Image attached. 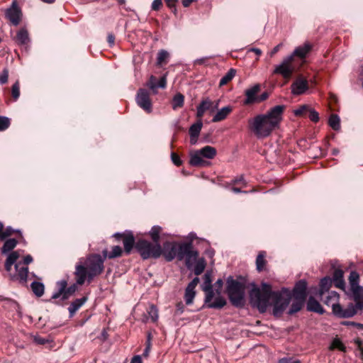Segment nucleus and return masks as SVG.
<instances>
[{"label":"nucleus","instance_id":"f03ea898","mask_svg":"<svg viewBox=\"0 0 363 363\" xmlns=\"http://www.w3.org/2000/svg\"><path fill=\"white\" fill-rule=\"evenodd\" d=\"M105 259L99 254H91L86 257L84 263L76 265L74 274L77 283L83 285L86 280L88 283L99 276L104 270Z\"/></svg>","mask_w":363,"mask_h":363},{"label":"nucleus","instance_id":"7ed1b4c3","mask_svg":"<svg viewBox=\"0 0 363 363\" xmlns=\"http://www.w3.org/2000/svg\"><path fill=\"white\" fill-rule=\"evenodd\" d=\"M162 255L168 262L174 258L180 261L186 258V262H189L197 257L198 252L193 250L191 242L179 244L176 242H165L162 248Z\"/></svg>","mask_w":363,"mask_h":363},{"label":"nucleus","instance_id":"4c0bfd02","mask_svg":"<svg viewBox=\"0 0 363 363\" xmlns=\"http://www.w3.org/2000/svg\"><path fill=\"white\" fill-rule=\"evenodd\" d=\"M218 103H217L215 106H213V102L210 99H206L203 100L198 106H199V108L203 109L204 111L210 110L211 112H213L218 108Z\"/></svg>","mask_w":363,"mask_h":363},{"label":"nucleus","instance_id":"49530a36","mask_svg":"<svg viewBox=\"0 0 363 363\" xmlns=\"http://www.w3.org/2000/svg\"><path fill=\"white\" fill-rule=\"evenodd\" d=\"M151 340H152L151 334L148 333L147 336L145 349V350L143 352V354L144 357H147L148 355H149V353H150V352L151 350V347H152Z\"/></svg>","mask_w":363,"mask_h":363},{"label":"nucleus","instance_id":"37998d69","mask_svg":"<svg viewBox=\"0 0 363 363\" xmlns=\"http://www.w3.org/2000/svg\"><path fill=\"white\" fill-rule=\"evenodd\" d=\"M169 55L167 51L164 50H161L159 51L157 57V64L158 65H162L164 63H167V60L168 59Z\"/></svg>","mask_w":363,"mask_h":363},{"label":"nucleus","instance_id":"bb28decb","mask_svg":"<svg viewBox=\"0 0 363 363\" xmlns=\"http://www.w3.org/2000/svg\"><path fill=\"white\" fill-rule=\"evenodd\" d=\"M333 281L335 286L343 291L347 289L343 279V272L341 269H335L333 276Z\"/></svg>","mask_w":363,"mask_h":363},{"label":"nucleus","instance_id":"bf43d9fd","mask_svg":"<svg viewBox=\"0 0 363 363\" xmlns=\"http://www.w3.org/2000/svg\"><path fill=\"white\" fill-rule=\"evenodd\" d=\"M33 341L38 345H45L48 342V340L38 335L33 337Z\"/></svg>","mask_w":363,"mask_h":363},{"label":"nucleus","instance_id":"5701e85b","mask_svg":"<svg viewBox=\"0 0 363 363\" xmlns=\"http://www.w3.org/2000/svg\"><path fill=\"white\" fill-rule=\"evenodd\" d=\"M311 49L312 45L308 42H306L303 45L296 48L293 53L289 56L293 57V60H294V57H298L301 59H303L310 52Z\"/></svg>","mask_w":363,"mask_h":363},{"label":"nucleus","instance_id":"20e7f679","mask_svg":"<svg viewBox=\"0 0 363 363\" xmlns=\"http://www.w3.org/2000/svg\"><path fill=\"white\" fill-rule=\"evenodd\" d=\"M273 296H277L272 290L271 285L262 282L261 289L254 287L250 292V299L251 304L257 308L259 312L264 313L269 305V301L272 299Z\"/></svg>","mask_w":363,"mask_h":363},{"label":"nucleus","instance_id":"c9c22d12","mask_svg":"<svg viewBox=\"0 0 363 363\" xmlns=\"http://www.w3.org/2000/svg\"><path fill=\"white\" fill-rule=\"evenodd\" d=\"M236 71L234 69H230L228 72L220 79L219 86H222L227 84L235 76Z\"/></svg>","mask_w":363,"mask_h":363},{"label":"nucleus","instance_id":"9d476101","mask_svg":"<svg viewBox=\"0 0 363 363\" xmlns=\"http://www.w3.org/2000/svg\"><path fill=\"white\" fill-rule=\"evenodd\" d=\"M283 289L282 291H274L277 296H273L272 301L274 306L273 314L275 316L280 315L284 311L286 308L290 303L291 296L289 294H284L282 292L285 291Z\"/></svg>","mask_w":363,"mask_h":363},{"label":"nucleus","instance_id":"cd10ccee","mask_svg":"<svg viewBox=\"0 0 363 363\" xmlns=\"http://www.w3.org/2000/svg\"><path fill=\"white\" fill-rule=\"evenodd\" d=\"M87 297L83 296L72 301L68 308L69 316L72 317L75 313L86 302Z\"/></svg>","mask_w":363,"mask_h":363},{"label":"nucleus","instance_id":"dca6fc26","mask_svg":"<svg viewBox=\"0 0 363 363\" xmlns=\"http://www.w3.org/2000/svg\"><path fill=\"white\" fill-rule=\"evenodd\" d=\"M211 282V274L209 272H206L203 276V282L201 284V289L205 292L206 295L204 302L206 307L208 306V303L213 299L215 296Z\"/></svg>","mask_w":363,"mask_h":363},{"label":"nucleus","instance_id":"5fc2aeb1","mask_svg":"<svg viewBox=\"0 0 363 363\" xmlns=\"http://www.w3.org/2000/svg\"><path fill=\"white\" fill-rule=\"evenodd\" d=\"M331 347L333 349V348H337L340 350H345V347L343 345V344L342 343V342L338 340V339H335L333 342H332V345H331Z\"/></svg>","mask_w":363,"mask_h":363},{"label":"nucleus","instance_id":"c03bdc74","mask_svg":"<svg viewBox=\"0 0 363 363\" xmlns=\"http://www.w3.org/2000/svg\"><path fill=\"white\" fill-rule=\"evenodd\" d=\"M11 95L14 101H17L20 96V84L16 81L11 87Z\"/></svg>","mask_w":363,"mask_h":363},{"label":"nucleus","instance_id":"1a4fd4ad","mask_svg":"<svg viewBox=\"0 0 363 363\" xmlns=\"http://www.w3.org/2000/svg\"><path fill=\"white\" fill-rule=\"evenodd\" d=\"M136 249L144 259L158 258L162 255V247L160 243L152 244L147 240H139L136 243Z\"/></svg>","mask_w":363,"mask_h":363},{"label":"nucleus","instance_id":"c85d7f7f","mask_svg":"<svg viewBox=\"0 0 363 363\" xmlns=\"http://www.w3.org/2000/svg\"><path fill=\"white\" fill-rule=\"evenodd\" d=\"M332 284V279L329 277H324L320 281V288L318 290V296L323 298L325 294L329 291Z\"/></svg>","mask_w":363,"mask_h":363},{"label":"nucleus","instance_id":"3c124183","mask_svg":"<svg viewBox=\"0 0 363 363\" xmlns=\"http://www.w3.org/2000/svg\"><path fill=\"white\" fill-rule=\"evenodd\" d=\"M308 112L309 113L308 117L311 121L317 123L319 121V114L317 111L309 108Z\"/></svg>","mask_w":363,"mask_h":363},{"label":"nucleus","instance_id":"338daca9","mask_svg":"<svg viewBox=\"0 0 363 363\" xmlns=\"http://www.w3.org/2000/svg\"><path fill=\"white\" fill-rule=\"evenodd\" d=\"M294 360L292 358H282L279 359L278 363H292Z\"/></svg>","mask_w":363,"mask_h":363},{"label":"nucleus","instance_id":"13d9d810","mask_svg":"<svg viewBox=\"0 0 363 363\" xmlns=\"http://www.w3.org/2000/svg\"><path fill=\"white\" fill-rule=\"evenodd\" d=\"M157 82L156 77L154 76H151L148 82L149 87L152 90L157 89Z\"/></svg>","mask_w":363,"mask_h":363},{"label":"nucleus","instance_id":"a19ab883","mask_svg":"<svg viewBox=\"0 0 363 363\" xmlns=\"http://www.w3.org/2000/svg\"><path fill=\"white\" fill-rule=\"evenodd\" d=\"M162 231V228L159 225H155L152 228L151 230L150 231V235L155 244L159 243L160 240V234Z\"/></svg>","mask_w":363,"mask_h":363},{"label":"nucleus","instance_id":"4be33fe9","mask_svg":"<svg viewBox=\"0 0 363 363\" xmlns=\"http://www.w3.org/2000/svg\"><path fill=\"white\" fill-rule=\"evenodd\" d=\"M260 90V85L257 84L252 86L251 88L245 90L246 99L244 101L245 105L252 104L257 101V94Z\"/></svg>","mask_w":363,"mask_h":363},{"label":"nucleus","instance_id":"423d86ee","mask_svg":"<svg viewBox=\"0 0 363 363\" xmlns=\"http://www.w3.org/2000/svg\"><path fill=\"white\" fill-rule=\"evenodd\" d=\"M349 287L345 293L355 302L356 313L358 310L363 308V286L359 285V275L355 271H352L349 276Z\"/></svg>","mask_w":363,"mask_h":363},{"label":"nucleus","instance_id":"de8ad7c7","mask_svg":"<svg viewBox=\"0 0 363 363\" xmlns=\"http://www.w3.org/2000/svg\"><path fill=\"white\" fill-rule=\"evenodd\" d=\"M10 119L6 116H0V130H6L10 125Z\"/></svg>","mask_w":363,"mask_h":363},{"label":"nucleus","instance_id":"ea45409f","mask_svg":"<svg viewBox=\"0 0 363 363\" xmlns=\"http://www.w3.org/2000/svg\"><path fill=\"white\" fill-rule=\"evenodd\" d=\"M329 125L335 130H338L340 128V119L336 114H333L329 118Z\"/></svg>","mask_w":363,"mask_h":363},{"label":"nucleus","instance_id":"9b49d317","mask_svg":"<svg viewBox=\"0 0 363 363\" xmlns=\"http://www.w3.org/2000/svg\"><path fill=\"white\" fill-rule=\"evenodd\" d=\"M77 282L67 288V283L65 280H60L57 282V291L54 292L51 296L52 299H57L62 296V300L67 299L77 290Z\"/></svg>","mask_w":363,"mask_h":363},{"label":"nucleus","instance_id":"7c9ffc66","mask_svg":"<svg viewBox=\"0 0 363 363\" xmlns=\"http://www.w3.org/2000/svg\"><path fill=\"white\" fill-rule=\"evenodd\" d=\"M103 257L106 259V258L113 259L115 257H120L122 254V248L120 246H114L112 248L111 252H108L106 250H103L102 252Z\"/></svg>","mask_w":363,"mask_h":363},{"label":"nucleus","instance_id":"0e129e2a","mask_svg":"<svg viewBox=\"0 0 363 363\" xmlns=\"http://www.w3.org/2000/svg\"><path fill=\"white\" fill-rule=\"evenodd\" d=\"M33 262V257L31 255H27L26 256L24 257L23 258V264H29L30 263H31Z\"/></svg>","mask_w":363,"mask_h":363},{"label":"nucleus","instance_id":"e2e57ef3","mask_svg":"<svg viewBox=\"0 0 363 363\" xmlns=\"http://www.w3.org/2000/svg\"><path fill=\"white\" fill-rule=\"evenodd\" d=\"M107 41L111 46L114 45L115 36L112 33H109L107 37Z\"/></svg>","mask_w":363,"mask_h":363},{"label":"nucleus","instance_id":"393cba45","mask_svg":"<svg viewBox=\"0 0 363 363\" xmlns=\"http://www.w3.org/2000/svg\"><path fill=\"white\" fill-rule=\"evenodd\" d=\"M307 309L308 311L315 312L319 314H323L325 312L320 303L313 296H310L308 298Z\"/></svg>","mask_w":363,"mask_h":363},{"label":"nucleus","instance_id":"680f3d73","mask_svg":"<svg viewBox=\"0 0 363 363\" xmlns=\"http://www.w3.org/2000/svg\"><path fill=\"white\" fill-rule=\"evenodd\" d=\"M234 184H242V186H246V182L242 176H240L233 181Z\"/></svg>","mask_w":363,"mask_h":363},{"label":"nucleus","instance_id":"4d7b16f0","mask_svg":"<svg viewBox=\"0 0 363 363\" xmlns=\"http://www.w3.org/2000/svg\"><path fill=\"white\" fill-rule=\"evenodd\" d=\"M167 85L166 74L163 75L157 83V88L164 89Z\"/></svg>","mask_w":363,"mask_h":363},{"label":"nucleus","instance_id":"f8f14e48","mask_svg":"<svg viewBox=\"0 0 363 363\" xmlns=\"http://www.w3.org/2000/svg\"><path fill=\"white\" fill-rule=\"evenodd\" d=\"M223 281L221 279H218L213 286V289L215 293L214 301H211L208 303L207 308L220 309L223 308L226 304L225 299L221 296V291Z\"/></svg>","mask_w":363,"mask_h":363},{"label":"nucleus","instance_id":"6e6552de","mask_svg":"<svg viewBox=\"0 0 363 363\" xmlns=\"http://www.w3.org/2000/svg\"><path fill=\"white\" fill-rule=\"evenodd\" d=\"M216 149L209 145H206L199 150L191 151L189 153V164L194 167L205 166L207 162L203 158L213 159L216 155Z\"/></svg>","mask_w":363,"mask_h":363},{"label":"nucleus","instance_id":"6e6d98bb","mask_svg":"<svg viewBox=\"0 0 363 363\" xmlns=\"http://www.w3.org/2000/svg\"><path fill=\"white\" fill-rule=\"evenodd\" d=\"M162 6V0H154L151 5V9L153 11H159Z\"/></svg>","mask_w":363,"mask_h":363},{"label":"nucleus","instance_id":"ddd939ff","mask_svg":"<svg viewBox=\"0 0 363 363\" xmlns=\"http://www.w3.org/2000/svg\"><path fill=\"white\" fill-rule=\"evenodd\" d=\"M292 63V56L284 57L282 62L276 66L274 74H280L285 79H289L294 71V66Z\"/></svg>","mask_w":363,"mask_h":363},{"label":"nucleus","instance_id":"412c9836","mask_svg":"<svg viewBox=\"0 0 363 363\" xmlns=\"http://www.w3.org/2000/svg\"><path fill=\"white\" fill-rule=\"evenodd\" d=\"M116 238H123V243L124 245L125 252L129 254L132 250L135 244V238L132 233L129 232L126 234L116 233Z\"/></svg>","mask_w":363,"mask_h":363},{"label":"nucleus","instance_id":"f3484780","mask_svg":"<svg viewBox=\"0 0 363 363\" xmlns=\"http://www.w3.org/2000/svg\"><path fill=\"white\" fill-rule=\"evenodd\" d=\"M294 95H301L308 89V80L303 77H298L291 86Z\"/></svg>","mask_w":363,"mask_h":363},{"label":"nucleus","instance_id":"72a5a7b5","mask_svg":"<svg viewBox=\"0 0 363 363\" xmlns=\"http://www.w3.org/2000/svg\"><path fill=\"white\" fill-rule=\"evenodd\" d=\"M147 319H150V320L153 323H155L157 321L159 315H158V309L157 307L152 304L150 306V307L147 310Z\"/></svg>","mask_w":363,"mask_h":363},{"label":"nucleus","instance_id":"774afa93","mask_svg":"<svg viewBox=\"0 0 363 363\" xmlns=\"http://www.w3.org/2000/svg\"><path fill=\"white\" fill-rule=\"evenodd\" d=\"M130 363H142L141 357L139 355L135 356L132 359Z\"/></svg>","mask_w":363,"mask_h":363},{"label":"nucleus","instance_id":"473e14b6","mask_svg":"<svg viewBox=\"0 0 363 363\" xmlns=\"http://www.w3.org/2000/svg\"><path fill=\"white\" fill-rule=\"evenodd\" d=\"M30 287L34 294L38 297H40L43 295L45 286L43 283L38 281H33L31 283Z\"/></svg>","mask_w":363,"mask_h":363},{"label":"nucleus","instance_id":"a18cd8bd","mask_svg":"<svg viewBox=\"0 0 363 363\" xmlns=\"http://www.w3.org/2000/svg\"><path fill=\"white\" fill-rule=\"evenodd\" d=\"M14 233H17L21 234V231L19 230H14L11 226L6 227L5 229L3 230V235H2V240H6L7 238L13 235Z\"/></svg>","mask_w":363,"mask_h":363},{"label":"nucleus","instance_id":"39448f33","mask_svg":"<svg viewBox=\"0 0 363 363\" xmlns=\"http://www.w3.org/2000/svg\"><path fill=\"white\" fill-rule=\"evenodd\" d=\"M339 294L334 291L324 294L321 301L327 306H331L333 313L338 318H348L356 314V308L353 303H350L346 308H342L339 303Z\"/></svg>","mask_w":363,"mask_h":363},{"label":"nucleus","instance_id":"e433bc0d","mask_svg":"<svg viewBox=\"0 0 363 363\" xmlns=\"http://www.w3.org/2000/svg\"><path fill=\"white\" fill-rule=\"evenodd\" d=\"M305 301L306 300L302 299H294L290 307L289 313L294 314L295 313L298 312L302 308Z\"/></svg>","mask_w":363,"mask_h":363},{"label":"nucleus","instance_id":"0eeeda50","mask_svg":"<svg viewBox=\"0 0 363 363\" xmlns=\"http://www.w3.org/2000/svg\"><path fill=\"white\" fill-rule=\"evenodd\" d=\"M227 293L233 305L241 306L244 303L245 286L230 277L227 279Z\"/></svg>","mask_w":363,"mask_h":363},{"label":"nucleus","instance_id":"aec40b11","mask_svg":"<svg viewBox=\"0 0 363 363\" xmlns=\"http://www.w3.org/2000/svg\"><path fill=\"white\" fill-rule=\"evenodd\" d=\"M16 274L13 276V279L18 280L21 284L27 282V277L28 274V267L23 266L21 262L15 264Z\"/></svg>","mask_w":363,"mask_h":363},{"label":"nucleus","instance_id":"f257e3e1","mask_svg":"<svg viewBox=\"0 0 363 363\" xmlns=\"http://www.w3.org/2000/svg\"><path fill=\"white\" fill-rule=\"evenodd\" d=\"M285 106L277 105L265 113L257 114L248 120L249 130L258 139L269 137L279 128L283 118Z\"/></svg>","mask_w":363,"mask_h":363},{"label":"nucleus","instance_id":"864d4df0","mask_svg":"<svg viewBox=\"0 0 363 363\" xmlns=\"http://www.w3.org/2000/svg\"><path fill=\"white\" fill-rule=\"evenodd\" d=\"M171 159L172 162L177 167L182 164V160L180 159L178 155H177L175 152L171 153Z\"/></svg>","mask_w":363,"mask_h":363},{"label":"nucleus","instance_id":"603ef678","mask_svg":"<svg viewBox=\"0 0 363 363\" xmlns=\"http://www.w3.org/2000/svg\"><path fill=\"white\" fill-rule=\"evenodd\" d=\"M9 79V70L5 68L0 74V84H5L7 83Z\"/></svg>","mask_w":363,"mask_h":363},{"label":"nucleus","instance_id":"4468645a","mask_svg":"<svg viewBox=\"0 0 363 363\" xmlns=\"http://www.w3.org/2000/svg\"><path fill=\"white\" fill-rule=\"evenodd\" d=\"M21 10L18 6L17 1L13 0V2L9 8L5 10V16L10 22L14 25L18 26L21 18Z\"/></svg>","mask_w":363,"mask_h":363},{"label":"nucleus","instance_id":"c756f323","mask_svg":"<svg viewBox=\"0 0 363 363\" xmlns=\"http://www.w3.org/2000/svg\"><path fill=\"white\" fill-rule=\"evenodd\" d=\"M16 41L19 45H26L30 41L28 32L26 28H21L16 34Z\"/></svg>","mask_w":363,"mask_h":363},{"label":"nucleus","instance_id":"b1692460","mask_svg":"<svg viewBox=\"0 0 363 363\" xmlns=\"http://www.w3.org/2000/svg\"><path fill=\"white\" fill-rule=\"evenodd\" d=\"M203 123L201 121L191 125L189 128L190 143L191 145H195L197 142V138L200 134L202 128Z\"/></svg>","mask_w":363,"mask_h":363},{"label":"nucleus","instance_id":"8fccbe9b","mask_svg":"<svg viewBox=\"0 0 363 363\" xmlns=\"http://www.w3.org/2000/svg\"><path fill=\"white\" fill-rule=\"evenodd\" d=\"M19 257V255L17 252L14 251L11 252L8 257L6 258V262H9V264H14L17 261Z\"/></svg>","mask_w":363,"mask_h":363},{"label":"nucleus","instance_id":"a878e982","mask_svg":"<svg viewBox=\"0 0 363 363\" xmlns=\"http://www.w3.org/2000/svg\"><path fill=\"white\" fill-rule=\"evenodd\" d=\"M232 111L233 108L230 106L223 107L218 110L216 115L213 117L212 122L217 123L225 120Z\"/></svg>","mask_w":363,"mask_h":363},{"label":"nucleus","instance_id":"2eb2a0df","mask_svg":"<svg viewBox=\"0 0 363 363\" xmlns=\"http://www.w3.org/2000/svg\"><path fill=\"white\" fill-rule=\"evenodd\" d=\"M136 102L147 113H150L152 112V103L150 99V94L147 90L144 89H139L136 96Z\"/></svg>","mask_w":363,"mask_h":363},{"label":"nucleus","instance_id":"f704fd0d","mask_svg":"<svg viewBox=\"0 0 363 363\" xmlns=\"http://www.w3.org/2000/svg\"><path fill=\"white\" fill-rule=\"evenodd\" d=\"M184 96L183 94L180 93H177L175 94L172 99V108L174 110H177L179 108H181L184 105Z\"/></svg>","mask_w":363,"mask_h":363},{"label":"nucleus","instance_id":"6ab92c4d","mask_svg":"<svg viewBox=\"0 0 363 363\" xmlns=\"http://www.w3.org/2000/svg\"><path fill=\"white\" fill-rule=\"evenodd\" d=\"M306 289L307 282L303 279L299 280L293 289L294 299L306 300L307 296Z\"/></svg>","mask_w":363,"mask_h":363},{"label":"nucleus","instance_id":"052dcab7","mask_svg":"<svg viewBox=\"0 0 363 363\" xmlns=\"http://www.w3.org/2000/svg\"><path fill=\"white\" fill-rule=\"evenodd\" d=\"M166 3L167 6L170 8L171 9L176 10V4L177 3L178 0H164Z\"/></svg>","mask_w":363,"mask_h":363},{"label":"nucleus","instance_id":"2f4dec72","mask_svg":"<svg viewBox=\"0 0 363 363\" xmlns=\"http://www.w3.org/2000/svg\"><path fill=\"white\" fill-rule=\"evenodd\" d=\"M17 240L14 238H9L5 240L3 247H1V252L6 254L13 250L17 245Z\"/></svg>","mask_w":363,"mask_h":363},{"label":"nucleus","instance_id":"69168bd1","mask_svg":"<svg viewBox=\"0 0 363 363\" xmlns=\"http://www.w3.org/2000/svg\"><path fill=\"white\" fill-rule=\"evenodd\" d=\"M281 46L282 43H280L275 46L269 53L270 57H272L274 55H275L279 50Z\"/></svg>","mask_w":363,"mask_h":363},{"label":"nucleus","instance_id":"a211bd4d","mask_svg":"<svg viewBox=\"0 0 363 363\" xmlns=\"http://www.w3.org/2000/svg\"><path fill=\"white\" fill-rule=\"evenodd\" d=\"M199 282V279L195 277L193 280L187 285L185 293H184V301L186 305H190L193 303L194 297L196 296L195 289Z\"/></svg>","mask_w":363,"mask_h":363},{"label":"nucleus","instance_id":"09e8293b","mask_svg":"<svg viewBox=\"0 0 363 363\" xmlns=\"http://www.w3.org/2000/svg\"><path fill=\"white\" fill-rule=\"evenodd\" d=\"M309 106L302 105L298 108L294 110V113L296 116H301L306 114L309 110Z\"/></svg>","mask_w":363,"mask_h":363},{"label":"nucleus","instance_id":"58836bf2","mask_svg":"<svg viewBox=\"0 0 363 363\" xmlns=\"http://www.w3.org/2000/svg\"><path fill=\"white\" fill-rule=\"evenodd\" d=\"M265 252L264 251L260 252L256 259V267L257 271L261 272L264 269L266 261L264 259Z\"/></svg>","mask_w":363,"mask_h":363},{"label":"nucleus","instance_id":"79ce46f5","mask_svg":"<svg viewBox=\"0 0 363 363\" xmlns=\"http://www.w3.org/2000/svg\"><path fill=\"white\" fill-rule=\"evenodd\" d=\"M205 267H206L205 260L203 259H199L194 266V274L196 276L200 275L204 271Z\"/></svg>","mask_w":363,"mask_h":363}]
</instances>
